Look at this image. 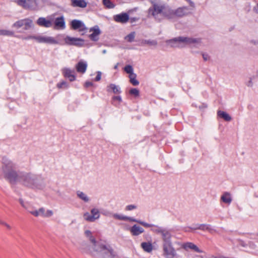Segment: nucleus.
<instances>
[{
  "label": "nucleus",
  "mask_w": 258,
  "mask_h": 258,
  "mask_svg": "<svg viewBox=\"0 0 258 258\" xmlns=\"http://www.w3.org/2000/svg\"><path fill=\"white\" fill-rule=\"evenodd\" d=\"M90 241L92 245L88 247L85 242L82 243L80 249L82 252L90 253L93 255L100 254L104 258H114L116 253L109 245L104 244L101 241H96L93 237H91Z\"/></svg>",
  "instance_id": "obj_1"
},
{
  "label": "nucleus",
  "mask_w": 258,
  "mask_h": 258,
  "mask_svg": "<svg viewBox=\"0 0 258 258\" xmlns=\"http://www.w3.org/2000/svg\"><path fill=\"white\" fill-rule=\"evenodd\" d=\"M19 182L27 187L41 190L45 186L43 178L32 172H22L17 176V183Z\"/></svg>",
  "instance_id": "obj_2"
},
{
  "label": "nucleus",
  "mask_w": 258,
  "mask_h": 258,
  "mask_svg": "<svg viewBox=\"0 0 258 258\" xmlns=\"http://www.w3.org/2000/svg\"><path fill=\"white\" fill-rule=\"evenodd\" d=\"M2 168L5 178L11 184H16L17 176L19 175L16 171V163L7 157H4L2 160Z\"/></svg>",
  "instance_id": "obj_3"
},
{
  "label": "nucleus",
  "mask_w": 258,
  "mask_h": 258,
  "mask_svg": "<svg viewBox=\"0 0 258 258\" xmlns=\"http://www.w3.org/2000/svg\"><path fill=\"white\" fill-rule=\"evenodd\" d=\"M170 8L161 3H153L148 9V15L152 16L157 21L160 22L164 18L169 19Z\"/></svg>",
  "instance_id": "obj_4"
},
{
  "label": "nucleus",
  "mask_w": 258,
  "mask_h": 258,
  "mask_svg": "<svg viewBox=\"0 0 258 258\" xmlns=\"http://www.w3.org/2000/svg\"><path fill=\"white\" fill-rule=\"evenodd\" d=\"M191 13L188 8L186 7H180L176 10L170 9L169 19H175L177 17H182Z\"/></svg>",
  "instance_id": "obj_5"
},
{
  "label": "nucleus",
  "mask_w": 258,
  "mask_h": 258,
  "mask_svg": "<svg viewBox=\"0 0 258 258\" xmlns=\"http://www.w3.org/2000/svg\"><path fill=\"white\" fill-rule=\"evenodd\" d=\"M163 255L165 258H174L176 253L172 243L163 244Z\"/></svg>",
  "instance_id": "obj_6"
},
{
  "label": "nucleus",
  "mask_w": 258,
  "mask_h": 258,
  "mask_svg": "<svg viewBox=\"0 0 258 258\" xmlns=\"http://www.w3.org/2000/svg\"><path fill=\"white\" fill-rule=\"evenodd\" d=\"M83 217L85 220L88 222H94L100 217L99 211L98 209L93 208L91 210V214L86 212L84 214Z\"/></svg>",
  "instance_id": "obj_7"
},
{
  "label": "nucleus",
  "mask_w": 258,
  "mask_h": 258,
  "mask_svg": "<svg viewBox=\"0 0 258 258\" xmlns=\"http://www.w3.org/2000/svg\"><path fill=\"white\" fill-rule=\"evenodd\" d=\"M16 3L25 9H34L37 5L36 0H17Z\"/></svg>",
  "instance_id": "obj_8"
},
{
  "label": "nucleus",
  "mask_w": 258,
  "mask_h": 258,
  "mask_svg": "<svg viewBox=\"0 0 258 258\" xmlns=\"http://www.w3.org/2000/svg\"><path fill=\"white\" fill-rule=\"evenodd\" d=\"M32 25V21L29 19H25L17 21L13 25V27L19 29L24 26V30H28Z\"/></svg>",
  "instance_id": "obj_9"
},
{
  "label": "nucleus",
  "mask_w": 258,
  "mask_h": 258,
  "mask_svg": "<svg viewBox=\"0 0 258 258\" xmlns=\"http://www.w3.org/2000/svg\"><path fill=\"white\" fill-rule=\"evenodd\" d=\"M36 38V41L39 43H44L49 44H58V41H57L54 37L51 36L38 35Z\"/></svg>",
  "instance_id": "obj_10"
},
{
  "label": "nucleus",
  "mask_w": 258,
  "mask_h": 258,
  "mask_svg": "<svg viewBox=\"0 0 258 258\" xmlns=\"http://www.w3.org/2000/svg\"><path fill=\"white\" fill-rule=\"evenodd\" d=\"M66 44L70 45H76L80 46L82 45L83 40L80 38L71 37L70 36H67L64 39Z\"/></svg>",
  "instance_id": "obj_11"
},
{
  "label": "nucleus",
  "mask_w": 258,
  "mask_h": 258,
  "mask_svg": "<svg viewBox=\"0 0 258 258\" xmlns=\"http://www.w3.org/2000/svg\"><path fill=\"white\" fill-rule=\"evenodd\" d=\"M113 20L116 22L120 23H126L129 20V15L126 13H122L113 16Z\"/></svg>",
  "instance_id": "obj_12"
},
{
  "label": "nucleus",
  "mask_w": 258,
  "mask_h": 258,
  "mask_svg": "<svg viewBox=\"0 0 258 258\" xmlns=\"http://www.w3.org/2000/svg\"><path fill=\"white\" fill-rule=\"evenodd\" d=\"M71 26L73 29H79L80 31H84L87 29L84 24L78 20H73L71 22Z\"/></svg>",
  "instance_id": "obj_13"
},
{
  "label": "nucleus",
  "mask_w": 258,
  "mask_h": 258,
  "mask_svg": "<svg viewBox=\"0 0 258 258\" xmlns=\"http://www.w3.org/2000/svg\"><path fill=\"white\" fill-rule=\"evenodd\" d=\"M63 76L66 78H69V80L71 82L76 80V76L75 71L71 70L69 68H64L62 70Z\"/></svg>",
  "instance_id": "obj_14"
},
{
  "label": "nucleus",
  "mask_w": 258,
  "mask_h": 258,
  "mask_svg": "<svg viewBox=\"0 0 258 258\" xmlns=\"http://www.w3.org/2000/svg\"><path fill=\"white\" fill-rule=\"evenodd\" d=\"M112 217L115 219L119 220H123V221H129L130 222H135L139 223V222L140 221L139 220H137L133 217H127L126 216H124L122 215H120L117 213H114L112 215Z\"/></svg>",
  "instance_id": "obj_15"
},
{
  "label": "nucleus",
  "mask_w": 258,
  "mask_h": 258,
  "mask_svg": "<svg viewBox=\"0 0 258 258\" xmlns=\"http://www.w3.org/2000/svg\"><path fill=\"white\" fill-rule=\"evenodd\" d=\"M189 228L192 230L199 229L203 231L207 230L211 233H213L214 232H215L216 231V230L211 228L210 225L205 224H198L195 227Z\"/></svg>",
  "instance_id": "obj_16"
},
{
  "label": "nucleus",
  "mask_w": 258,
  "mask_h": 258,
  "mask_svg": "<svg viewBox=\"0 0 258 258\" xmlns=\"http://www.w3.org/2000/svg\"><path fill=\"white\" fill-rule=\"evenodd\" d=\"M130 231L133 236H138L144 232V229L138 225H134L130 228Z\"/></svg>",
  "instance_id": "obj_17"
},
{
  "label": "nucleus",
  "mask_w": 258,
  "mask_h": 258,
  "mask_svg": "<svg viewBox=\"0 0 258 258\" xmlns=\"http://www.w3.org/2000/svg\"><path fill=\"white\" fill-rule=\"evenodd\" d=\"M161 232L163 244L171 243V234L170 231L165 229L164 231H161Z\"/></svg>",
  "instance_id": "obj_18"
},
{
  "label": "nucleus",
  "mask_w": 258,
  "mask_h": 258,
  "mask_svg": "<svg viewBox=\"0 0 258 258\" xmlns=\"http://www.w3.org/2000/svg\"><path fill=\"white\" fill-rule=\"evenodd\" d=\"M87 66V62L81 60L76 65V71L79 73L84 74L86 72Z\"/></svg>",
  "instance_id": "obj_19"
},
{
  "label": "nucleus",
  "mask_w": 258,
  "mask_h": 258,
  "mask_svg": "<svg viewBox=\"0 0 258 258\" xmlns=\"http://www.w3.org/2000/svg\"><path fill=\"white\" fill-rule=\"evenodd\" d=\"M37 24L41 27L48 28L52 26L51 21L46 19L45 18L40 17L37 21Z\"/></svg>",
  "instance_id": "obj_20"
},
{
  "label": "nucleus",
  "mask_w": 258,
  "mask_h": 258,
  "mask_svg": "<svg viewBox=\"0 0 258 258\" xmlns=\"http://www.w3.org/2000/svg\"><path fill=\"white\" fill-rule=\"evenodd\" d=\"M65 28V22L63 16L56 18L54 21V28L55 29H63Z\"/></svg>",
  "instance_id": "obj_21"
},
{
  "label": "nucleus",
  "mask_w": 258,
  "mask_h": 258,
  "mask_svg": "<svg viewBox=\"0 0 258 258\" xmlns=\"http://www.w3.org/2000/svg\"><path fill=\"white\" fill-rule=\"evenodd\" d=\"M71 6L73 7L85 8L87 6L86 0H71Z\"/></svg>",
  "instance_id": "obj_22"
},
{
  "label": "nucleus",
  "mask_w": 258,
  "mask_h": 258,
  "mask_svg": "<svg viewBox=\"0 0 258 258\" xmlns=\"http://www.w3.org/2000/svg\"><path fill=\"white\" fill-rule=\"evenodd\" d=\"M90 32L92 33L89 35L90 38L93 41H97L98 40V35L100 34V31L98 27L96 28H91Z\"/></svg>",
  "instance_id": "obj_23"
},
{
  "label": "nucleus",
  "mask_w": 258,
  "mask_h": 258,
  "mask_svg": "<svg viewBox=\"0 0 258 258\" xmlns=\"http://www.w3.org/2000/svg\"><path fill=\"white\" fill-rule=\"evenodd\" d=\"M221 201L225 204L230 205L232 201L231 194L229 192H224L221 197Z\"/></svg>",
  "instance_id": "obj_24"
},
{
  "label": "nucleus",
  "mask_w": 258,
  "mask_h": 258,
  "mask_svg": "<svg viewBox=\"0 0 258 258\" xmlns=\"http://www.w3.org/2000/svg\"><path fill=\"white\" fill-rule=\"evenodd\" d=\"M189 37L180 36L175 38L173 41H178L179 44L182 45L183 47L186 45H189Z\"/></svg>",
  "instance_id": "obj_25"
},
{
  "label": "nucleus",
  "mask_w": 258,
  "mask_h": 258,
  "mask_svg": "<svg viewBox=\"0 0 258 258\" xmlns=\"http://www.w3.org/2000/svg\"><path fill=\"white\" fill-rule=\"evenodd\" d=\"M183 248L185 249H193L196 252H201V251L199 249L197 245L192 242H186L183 245Z\"/></svg>",
  "instance_id": "obj_26"
},
{
  "label": "nucleus",
  "mask_w": 258,
  "mask_h": 258,
  "mask_svg": "<svg viewBox=\"0 0 258 258\" xmlns=\"http://www.w3.org/2000/svg\"><path fill=\"white\" fill-rule=\"evenodd\" d=\"M111 91H112L115 94H119L120 93V89L118 86L113 84H110L107 87V92H110Z\"/></svg>",
  "instance_id": "obj_27"
},
{
  "label": "nucleus",
  "mask_w": 258,
  "mask_h": 258,
  "mask_svg": "<svg viewBox=\"0 0 258 258\" xmlns=\"http://www.w3.org/2000/svg\"><path fill=\"white\" fill-rule=\"evenodd\" d=\"M218 116L223 118L225 121H229L231 120L230 116L226 112L223 111H218L217 112Z\"/></svg>",
  "instance_id": "obj_28"
},
{
  "label": "nucleus",
  "mask_w": 258,
  "mask_h": 258,
  "mask_svg": "<svg viewBox=\"0 0 258 258\" xmlns=\"http://www.w3.org/2000/svg\"><path fill=\"white\" fill-rule=\"evenodd\" d=\"M77 195L78 198H79L81 200L85 202H88L90 201L89 198L87 196V195L84 192L78 190L77 191Z\"/></svg>",
  "instance_id": "obj_29"
},
{
  "label": "nucleus",
  "mask_w": 258,
  "mask_h": 258,
  "mask_svg": "<svg viewBox=\"0 0 258 258\" xmlns=\"http://www.w3.org/2000/svg\"><path fill=\"white\" fill-rule=\"evenodd\" d=\"M141 247L146 252H150L152 250L153 246L150 242H142L141 243Z\"/></svg>",
  "instance_id": "obj_30"
},
{
  "label": "nucleus",
  "mask_w": 258,
  "mask_h": 258,
  "mask_svg": "<svg viewBox=\"0 0 258 258\" xmlns=\"http://www.w3.org/2000/svg\"><path fill=\"white\" fill-rule=\"evenodd\" d=\"M189 45H192L195 47H198L201 44V39L200 38L189 37Z\"/></svg>",
  "instance_id": "obj_31"
},
{
  "label": "nucleus",
  "mask_w": 258,
  "mask_h": 258,
  "mask_svg": "<svg viewBox=\"0 0 258 258\" xmlns=\"http://www.w3.org/2000/svg\"><path fill=\"white\" fill-rule=\"evenodd\" d=\"M175 39L173 38L172 39L168 40L166 41L167 43L170 45L172 47H183L182 45H180L178 41H173Z\"/></svg>",
  "instance_id": "obj_32"
},
{
  "label": "nucleus",
  "mask_w": 258,
  "mask_h": 258,
  "mask_svg": "<svg viewBox=\"0 0 258 258\" xmlns=\"http://www.w3.org/2000/svg\"><path fill=\"white\" fill-rule=\"evenodd\" d=\"M136 74H132L129 76L130 82L134 86H138L139 84V82L136 79Z\"/></svg>",
  "instance_id": "obj_33"
},
{
  "label": "nucleus",
  "mask_w": 258,
  "mask_h": 258,
  "mask_svg": "<svg viewBox=\"0 0 258 258\" xmlns=\"http://www.w3.org/2000/svg\"><path fill=\"white\" fill-rule=\"evenodd\" d=\"M103 4L108 9H113L115 7L113 4L110 0H102Z\"/></svg>",
  "instance_id": "obj_34"
},
{
  "label": "nucleus",
  "mask_w": 258,
  "mask_h": 258,
  "mask_svg": "<svg viewBox=\"0 0 258 258\" xmlns=\"http://www.w3.org/2000/svg\"><path fill=\"white\" fill-rule=\"evenodd\" d=\"M148 44L150 45L156 46L157 42L156 40H145L142 41V44Z\"/></svg>",
  "instance_id": "obj_35"
},
{
  "label": "nucleus",
  "mask_w": 258,
  "mask_h": 258,
  "mask_svg": "<svg viewBox=\"0 0 258 258\" xmlns=\"http://www.w3.org/2000/svg\"><path fill=\"white\" fill-rule=\"evenodd\" d=\"M14 32L7 30H0V35L13 36Z\"/></svg>",
  "instance_id": "obj_36"
},
{
  "label": "nucleus",
  "mask_w": 258,
  "mask_h": 258,
  "mask_svg": "<svg viewBox=\"0 0 258 258\" xmlns=\"http://www.w3.org/2000/svg\"><path fill=\"white\" fill-rule=\"evenodd\" d=\"M135 37V32H133L128 34L125 39L129 42H132L134 41Z\"/></svg>",
  "instance_id": "obj_37"
},
{
  "label": "nucleus",
  "mask_w": 258,
  "mask_h": 258,
  "mask_svg": "<svg viewBox=\"0 0 258 258\" xmlns=\"http://www.w3.org/2000/svg\"><path fill=\"white\" fill-rule=\"evenodd\" d=\"M124 71L127 73L129 74L130 75H132V74H134V70L131 65H127L124 68Z\"/></svg>",
  "instance_id": "obj_38"
},
{
  "label": "nucleus",
  "mask_w": 258,
  "mask_h": 258,
  "mask_svg": "<svg viewBox=\"0 0 258 258\" xmlns=\"http://www.w3.org/2000/svg\"><path fill=\"white\" fill-rule=\"evenodd\" d=\"M129 93L131 95H134L135 97H137L139 95V91L136 88L131 89L130 90Z\"/></svg>",
  "instance_id": "obj_39"
},
{
  "label": "nucleus",
  "mask_w": 258,
  "mask_h": 258,
  "mask_svg": "<svg viewBox=\"0 0 258 258\" xmlns=\"http://www.w3.org/2000/svg\"><path fill=\"white\" fill-rule=\"evenodd\" d=\"M57 87L58 88H67L68 87V85L66 82H62L61 83H58L57 84Z\"/></svg>",
  "instance_id": "obj_40"
},
{
  "label": "nucleus",
  "mask_w": 258,
  "mask_h": 258,
  "mask_svg": "<svg viewBox=\"0 0 258 258\" xmlns=\"http://www.w3.org/2000/svg\"><path fill=\"white\" fill-rule=\"evenodd\" d=\"M139 224H140V225L143 226L145 227H147V228L151 227L154 226L153 224H150L146 223V222H145L144 221H142L141 220H140V221L139 222Z\"/></svg>",
  "instance_id": "obj_41"
},
{
  "label": "nucleus",
  "mask_w": 258,
  "mask_h": 258,
  "mask_svg": "<svg viewBox=\"0 0 258 258\" xmlns=\"http://www.w3.org/2000/svg\"><path fill=\"white\" fill-rule=\"evenodd\" d=\"M137 208V206L135 205H129L125 207V210L126 211H132Z\"/></svg>",
  "instance_id": "obj_42"
},
{
  "label": "nucleus",
  "mask_w": 258,
  "mask_h": 258,
  "mask_svg": "<svg viewBox=\"0 0 258 258\" xmlns=\"http://www.w3.org/2000/svg\"><path fill=\"white\" fill-rule=\"evenodd\" d=\"M53 213L52 211L48 210L46 212H45L44 217H50L52 216Z\"/></svg>",
  "instance_id": "obj_43"
},
{
  "label": "nucleus",
  "mask_w": 258,
  "mask_h": 258,
  "mask_svg": "<svg viewBox=\"0 0 258 258\" xmlns=\"http://www.w3.org/2000/svg\"><path fill=\"white\" fill-rule=\"evenodd\" d=\"M29 212L35 217H38V216H40V214L39 213V210L29 211Z\"/></svg>",
  "instance_id": "obj_44"
},
{
  "label": "nucleus",
  "mask_w": 258,
  "mask_h": 258,
  "mask_svg": "<svg viewBox=\"0 0 258 258\" xmlns=\"http://www.w3.org/2000/svg\"><path fill=\"white\" fill-rule=\"evenodd\" d=\"M101 77V72H97V75L95 79V81H99L100 80Z\"/></svg>",
  "instance_id": "obj_45"
},
{
  "label": "nucleus",
  "mask_w": 258,
  "mask_h": 258,
  "mask_svg": "<svg viewBox=\"0 0 258 258\" xmlns=\"http://www.w3.org/2000/svg\"><path fill=\"white\" fill-rule=\"evenodd\" d=\"M165 229L162 228L160 227H158V228L154 230V231L156 232L157 233L162 234L161 231H164Z\"/></svg>",
  "instance_id": "obj_46"
},
{
  "label": "nucleus",
  "mask_w": 258,
  "mask_h": 258,
  "mask_svg": "<svg viewBox=\"0 0 258 258\" xmlns=\"http://www.w3.org/2000/svg\"><path fill=\"white\" fill-rule=\"evenodd\" d=\"M39 213L40 216L44 217L45 215V209L43 208L39 209Z\"/></svg>",
  "instance_id": "obj_47"
},
{
  "label": "nucleus",
  "mask_w": 258,
  "mask_h": 258,
  "mask_svg": "<svg viewBox=\"0 0 258 258\" xmlns=\"http://www.w3.org/2000/svg\"><path fill=\"white\" fill-rule=\"evenodd\" d=\"M37 37H38V36H32V35H31V36H28L25 37L24 39H26V40L32 39H34V40H35L36 41V38H37Z\"/></svg>",
  "instance_id": "obj_48"
},
{
  "label": "nucleus",
  "mask_w": 258,
  "mask_h": 258,
  "mask_svg": "<svg viewBox=\"0 0 258 258\" xmlns=\"http://www.w3.org/2000/svg\"><path fill=\"white\" fill-rule=\"evenodd\" d=\"M19 202H20V204L21 205V206L23 208H24L26 209H27L26 205H25L24 202L23 201V200L22 199H19Z\"/></svg>",
  "instance_id": "obj_49"
},
{
  "label": "nucleus",
  "mask_w": 258,
  "mask_h": 258,
  "mask_svg": "<svg viewBox=\"0 0 258 258\" xmlns=\"http://www.w3.org/2000/svg\"><path fill=\"white\" fill-rule=\"evenodd\" d=\"M0 223L2 225H3L5 226L7 228H8L9 229H10L11 228V226L9 224H8L7 223L4 222V221H0Z\"/></svg>",
  "instance_id": "obj_50"
},
{
  "label": "nucleus",
  "mask_w": 258,
  "mask_h": 258,
  "mask_svg": "<svg viewBox=\"0 0 258 258\" xmlns=\"http://www.w3.org/2000/svg\"><path fill=\"white\" fill-rule=\"evenodd\" d=\"M246 85L248 87H252L253 83H252L251 79H250V80L247 82Z\"/></svg>",
  "instance_id": "obj_51"
},
{
  "label": "nucleus",
  "mask_w": 258,
  "mask_h": 258,
  "mask_svg": "<svg viewBox=\"0 0 258 258\" xmlns=\"http://www.w3.org/2000/svg\"><path fill=\"white\" fill-rule=\"evenodd\" d=\"M202 55L204 60L207 61L209 59V56L208 54L203 53Z\"/></svg>",
  "instance_id": "obj_52"
},
{
  "label": "nucleus",
  "mask_w": 258,
  "mask_h": 258,
  "mask_svg": "<svg viewBox=\"0 0 258 258\" xmlns=\"http://www.w3.org/2000/svg\"><path fill=\"white\" fill-rule=\"evenodd\" d=\"M85 233L87 237H89V239L91 237H92L91 236V232L90 230L85 231Z\"/></svg>",
  "instance_id": "obj_53"
},
{
  "label": "nucleus",
  "mask_w": 258,
  "mask_h": 258,
  "mask_svg": "<svg viewBox=\"0 0 258 258\" xmlns=\"http://www.w3.org/2000/svg\"><path fill=\"white\" fill-rule=\"evenodd\" d=\"M93 85V83L91 82H86L85 84L86 87H89Z\"/></svg>",
  "instance_id": "obj_54"
},
{
  "label": "nucleus",
  "mask_w": 258,
  "mask_h": 258,
  "mask_svg": "<svg viewBox=\"0 0 258 258\" xmlns=\"http://www.w3.org/2000/svg\"><path fill=\"white\" fill-rule=\"evenodd\" d=\"M113 99L114 100H117L119 102H120L121 101V98L120 96H114L113 97Z\"/></svg>",
  "instance_id": "obj_55"
},
{
  "label": "nucleus",
  "mask_w": 258,
  "mask_h": 258,
  "mask_svg": "<svg viewBox=\"0 0 258 258\" xmlns=\"http://www.w3.org/2000/svg\"><path fill=\"white\" fill-rule=\"evenodd\" d=\"M103 214L104 215V216H112V215L113 214H111V213L109 212H104V213H103Z\"/></svg>",
  "instance_id": "obj_56"
},
{
  "label": "nucleus",
  "mask_w": 258,
  "mask_h": 258,
  "mask_svg": "<svg viewBox=\"0 0 258 258\" xmlns=\"http://www.w3.org/2000/svg\"><path fill=\"white\" fill-rule=\"evenodd\" d=\"M117 67H118V63H117V64H116L114 66V69H117Z\"/></svg>",
  "instance_id": "obj_57"
},
{
  "label": "nucleus",
  "mask_w": 258,
  "mask_h": 258,
  "mask_svg": "<svg viewBox=\"0 0 258 258\" xmlns=\"http://www.w3.org/2000/svg\"><path fill=\"white\" fill-rule=\"evenodd\" d=\"M102 53H103V54L106 53V50H105V49L103 50L102 51Z\"/></svg>",
  "instance_id": "obj_58"
},
{
  "label": "nucleus",
  "mask_w": 258,
  "mask_h": 258,
  "mask_svg": "<svg viewBox=\"0 0 258 258\" xmlns=\"http://www.w3.org/2000/svg\"><path fill=\"white\" fill-rule=\"evenodd\" d=\"M185 231H186V232L189 231L188 230H185Z\"/></svg>",
  "instance_id": "obj_59"
},
{
  "label": "nucleus",
  "mask_w": 258,
  "mask_h": 258,
  "mask_svg": "<svg viewBox=\"0 0 258 258\" xmlns=\"http://www.w3.org/2000/svg\"><path fill=\"white\" fill-rule=\"evenodd\" d=\"M17 1V0H15V2L16 3V1Z\"/></svg>",
  "instance_id": "obj_60"
}]
</instances>
